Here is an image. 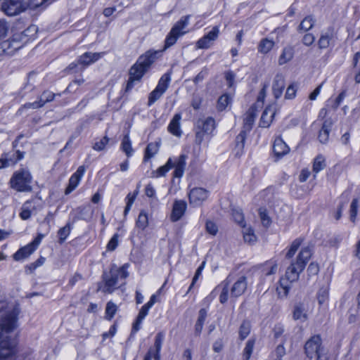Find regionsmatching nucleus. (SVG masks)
Returning a JSON list of instances; mask_svg holds the SVG:
<instances>
[{"label": "nucleus", "instance_id": "obj_55", "mask_svg": "<svg viewBox=\"0 0 360 360\" xmlns=\"http://www.w3.org/2000/svg\"><path fill=\"white\" fill-rule=\"evenodd\" d=\"M219 33V27L217 26H214L212 27L211 31H210L205 36L210 40H211V41L213 42L214 41H215L217 39Z\"/></svg>", "mask_w": 360, "mask_h": 360}, {"label": "nucleus", "instance_id": "obj_47", "mask_svg": "<svg viewBox=\"0 0 360 360\" xmlns=\"http://www.w3.org/2000/svg\"><path fill=\"white\" fill-rule=\"evenodd\" d=\"M328 290L326 288H321L317 293V300L319 304H323L328 299Z\"/></svg>", "mask_w": 360, "mask_h": 360}, {"label": "nucleus", "instance_id": "obj_59", "mask_svg": "<svg viewBox=\"0 0 360 360\" xmlns=\"http://www.w3.org/2000/svg\"><path fill=\"white\" fill-rule=\"evenodd\" d=\"M345 96H346L345 91H342L338 96V97L335 98V100L334 101V103L333 104L332 108L333 109H337L338 108V106L340 105V103L342 102V101L344 100Z\"/></svg>", "mask_w": 360, "mask_h": 360}, {"label": "nucleus", "instance_id": "obj_34", "mask_svg": "<svg viewBox=\"0 0 360 360\" xmlns=\"http://www.w3.org/2000/svg\"><path fill=\"white\" fill-rule=\"evenodd\" d=\"M326 167L325 158L322 155H318L314 161L313 172L316 174L323 170Z\"/></svg>", "mask_w": 360, "mask_h": 360}, {"label": "nucleus", "instance_id": "obj_20", "mask_svg": "<svg viewBox=\"0 0 360 360\" xmlns=\"http://www.w3.org/2000/svg\"><path fill=\"white\" fill-rule=\"evenodd\" d=\"M181 115L180 113H176L174 115L168 126V131L176 136H181L182 131L180 128V120Z\"/></svg>", "mask_w": 360, "mask_h": 360}, {"label": "nucleus", "instance_id": "obj_58", "mask_svg": "<svg viewBox=\"0 0 360 360\" xmlns=\"http://www.w3.org/2000/svg\"><path fill=\"white\" fill-rule=\"evenodd\" d=\"M296 88L293 84L290 85L286 90L285 98L287 99H292L295 96Z\"/></svg>", "mask_w": 360, "mask_h": 360}, {"label": "nucleus", "instance_id": "obj_3", "mask_svg": "<svg viewBox=\"0 0 360 360\" xmlns=\"http://www.w3.org/2000/svg\"><path fill=\"white\" fill-rule=\"evenodd\" d=\"M162 51L149 50L139 57L136 63L129 70L127 91L133 88L134 82L141 80L150 65L161 56Z\"/></svg>", "mask_w": 360, "mask_h": 360}, {"label": "nucleus", "instance_id": "obj_35", "mask_svg": "<svg viewBox=\"0 0 360 360\" xmlns=\"http://www.w3.org/2000/svg\"><path fill=\"white\" fill-rule=\"evenodd\" d=\"M248 131V130H245V129L243 128V130L236 136V148L240 152H242V150L244 148L245 141L246 139Z\"/></svg>", "mask_w": 360, "mask_h": 360}, {"label": "nucleus", "instance_id": "obj_37", "mask_svg": "<svg viewBox=\"0 0 360 360\" xmlns=\"http://www.w3.org/2000/svg\"><path fill=\"white\" fill-rule=\"evenodd\" d=\"M243 238L246 243H252L256 241V236L254 233V231L250 228H243Z\"/></svg>", "mask_w": 360, "mask_h": 360}, {"label": "nucleus", "instance_id": "obj_28", "mask_svg": "<svg viewBox=\"0 0 360 360\" xmlns=\"http://www.w3.org/2000/svg\"><path fill=\"white\" fill-rule=\"evenodd\" d=\"M314 22L315 20L311 15L307 16L301 21L298 30L300 32H307L313 27Z\"/></svg>", "mask_w": 360, "mask_h": 360}, {"label": "nucleus", "instance_id": "obj_48", "mask_svg": "<svg viewBox=\"0 0 360 360\" xmlns=\"http://www.w3.org/2000/svg\"><path fill=\"white\" fill-rule=\"evenodd\" d=\"M213 44L206 36L200 38L196 43V46L198 49H208Z\"/></svg>", "mask_w": 360, "mask_h": 360}, {"label": "nucleus", "instance_id": "obj_61", "mask_svg": "<svg viewBox=\"0 0 360 360\" xmlns=\"http://www.w3.org/2000/svg\"><path fill=\"white\" fill-rule=\"evenodd\" d=\"M319 271V267L317 264L315 263H311L308 268H307V272L309 276H314L316 275Z\"/></svg>", "mask_w": 360, "mask_h": 360}, {"label": "nucleus", "instance_id": "obj_9", "mask_svg": "<svg viewBox=\"0 0 360 360\" xmlns=\"http://www.w3.org/2000/svg\"><path fill=\"white\" fill-rule=\"evenodd\" d=\"M32 175L26 169H20L15 172L10 179L9 184L11 188L19 192H30L32 191L30 185Z\"/></svg>", "mask_w": 360, "mask_h": 360}, {"label": "nucleus", "instance_id": "obj_8", "mask_svg": "<svg viewBox=\"0 0 360 360\" xmlns=\"http://www.w3.org/2000/svg\"><path fill=\"white\" fill-rule=\"evenodd\" d=\"M304 352L309 359L315 358L316 360H328V352L322 346L320 335H316L311 337L304 345Z\"/></svg>", "mask_w": 360, "mask_h": 360}, {"label": "nucleus", "instance_id": "obj_10", "mask_svg": "<svg viewBox=\"0 0 360 360\" xmlns=\"http://www.w3.org/2000/svg\"><path fill=\"white\" fill-rule=\"evenodd\" d=\"M216 127L215 120L212 117L198 119L195 124V142L200 145L204 139L205 134H211Z\"/></svg>", "mask_w": 360, "mask_h": 360}, {"label": "nucleus", "instance_id": "obj_1", "mask_svg": "<svg viewBox=\"0 0 360 360\" xmlns=\"http://www.w3.org/2000/svg\"><path fill=\"white\" fill-rule=\"evenodd\" d=\"M18 305H8L0 298V360H15L17 342L12 333L17 327Z\"/></svg>", "mask_w": 360, "mask_h": 360}, {"label": "nucleus", "instance_id": "obj_56", "mask_svg": "<svg viewBox=\"0 0 360 360\" xmlns=\"http://www.w3.org/2000/svg\"><path fill=\"white\" fill-rule=\"evenodd\" d=\"M330 44V38L328 35H322L319 41L318 44L320 49H326Z\"/></svg>", "mask_w": 360, "mask_h": 360}, {"label": "nucleus", "instance_id": "obj_41", "mask_svg": "<svg viewBox=\"0 0 360 360\" xmlns=\"http://www.w3.org/2000/svg\"><path fill=\"white\" fill-rule=\"evenodd\" d=\"M250 332V324L248 321H243L240 326L239 336L241 340H244L248 337Z\"/></svg>", "mask_w": 360, "mask_h": 360}, {"label": "nucleus", "instance_id": "obj_18", "mask_svg": "<svg viewBox=\"0 0 360 360\" xmlns=\"http://www.w3.org/2000/svg\"><path fill=\"white\" fill-rule=\"evenodd\" d=\"M103 55H104L103 52H101V53L86 52L79 58L78 63L83 65H89L97 61Z\"/></svg>", "mask_w": 360, "mask_h": 360}, {"label": "nucleus", "instance_id": "obj_49", "mask_svg": "<svg viewBox=\"0 0 360 360\" xmlns=\"http://www.w3.org/2000/svg\"><path fill=\"white\" fill-rule=\"evenodd\" d=\"M109 139L107 136H104L99 141H97L93 146V148L97 151H101L104 150L105 146L108 144Z\"/></svg>", "mask_w": 360, "mask_h": 360}, {"label": "nucleus", "instance_id": "obj_19", "mask_svg": "<svg viewBox=\"0 0 360 360\" xmlns=\"http://www.w3.org/2000/svg\"><path fill=\"white\" fill-rule=\"evenodd\" d=\"M35 247L34 243H30L23 248L19 249L14 255L13 259L15 261H19L28 257L35 251Z\"/></svg>", "mask_w": 360, "mask_h": 360}, {"label": "nucleus", "instance_id": "obj_39", "mask_svg": "<svg viewBox=\"0 0 360 360\" xmlns=\"http://www.w3.org/2000/svg\"><path fill=\"white\" fill-rule=\"evenodd\" d=\"M348 318L349 323H360V307L357 305L356 309H351Z\"/></svg>", "mask_w": 360, "mask_h": 360}, {"label": "nucleus", "instance_id": "obj_2", "mask_svg": "<svg viewBox=\"0 0 360 360\" xmlns=\"http://www.w3.org/2000/svg\"><path fill=\"white\" fill-rule=\"evenodd\" d=\"M311 256V249L309 247L303 248L299 252L295 262H292L285 271V278L280 280V285L277 288V292L281 297H286L288 294L290 285L288 283L298 280L300 273L302 272L307 263Z\"/></svg>", "mask_w": 360, "mask_h": 360}, {"label": "nucleus", "instance_id": "obj_29", "mask_svg": "<svg viewBox=\"0 0 360 360\" xmlns=\"http://www.w3.org/2000/svg\"><path fill=\"white\" fill-rule=\"evenodd\" d=\"M171 80L170 73L167 72L164 74L160 79L156 89L165 93L169 87V84Z\"/></svg>", "mask_w": 360, "mask_h": 360}, {"label": "nucleus", "instance_id": "obj_31", "mask_svg": "<svg viewBox=\"0 0 360 360\" xmlns=\"http://www.w3.org/2000/svg\"><path fill=\"white\" fill-rule=\"evenodd\" d=\"M136 225L141 230H144L148 226V216L145 210L140 212Z\"/></svg>", "mask_w": 360, "mask_h": 360}, {"label": "nucleus", "instance_id": "obj_16", "mask_svg": "<svg viewBox=\"0 0 360 360\" xmlns=\"http://www.w3.org/2000/svg\"><path fill=\"white\" fill-rule=\"evenodd\" d=\"M257 117V108L255 105L251 106L245 115L243 120V129L250 131Z\"/></svg>", "mask_w": 360, "mask_h": 360}, {"label": "nucleus", "instance_id": "obj_14", "mask_svg": "<svg viewBox=\"0 0 360 360\" xmlns=\"http://www.w3.org/2000/svg\"><path fill=\"white\" fill-rule=\"evenodd\" d=\"M273 151L274 155L279 159L289 153L290 148L281 137H277L274 142Z\"/></svg>", "mask_w": 360, "mask_h": 360}, {"label": "nucleus", "instance_id": "obj_5", "mask_svg": "<svg viewBox=\"0 0 360 360\" xmlns=\"http://www.w3.org/2000/svg\"><path fill=\"white\" fill-rule=\"evenodd\" d=\"M49 0H3L1 10L8 16L18 15L27 8L35 9Z\"/></svg>", "mask_w": 360, "mask_h": 360}, {"label": "nucleus", "instance_id": "obj_6", "mask_svg": "<svg viewBox=\"0 0 360 360\" xmlns=\"http://www.w3.org/2000/svg\"><path fill=\"white\" fill-rule=\"evenodd\" d=\"M127 269V264L121 267H117V265L112 264L109 272L103 271L102 277L104 281V286L101 290L104 293H112L117 288L118 280L120 278L125 279L129 276Z\"/></svg>", "mask_w": 360, "mask_h": 360}, {"label": "nucleus", "instance_id": "obj_4", "mask_svg": "<svg viewBox=\"0 0 360 360\" xmlns=\"http://www.w3.org/2000/svg\"><path fill=\"white\" fill-rule=\"evenodd\" d=\"M247 287V278L244 276L239 277L231 288H229V281L227 278L213 290L211 295L215 297L219 294V302L224 304L228 301L229 292L231 298H236L244 294Z\"/></svg>", "mask_w": 360, "mask_h": 360}, {"label": "nucleus", "instance_id": "obj_12", "mask_svg": "<svg viewBox=\"0 0 360 360\" xmlns=\"http://www.w3.org/2000/svg\"><path fill=\"white\" fill-rule=\"evenodd\" d=\"M85 172V167L83 165L79 166L77 171L71 176L69 179V184L65 189V193L68 195L78 186L82 176Z\"/></svg>", "mask_w": 360, "mask_h": 360}, {"label": "nucleus", "instance_id": "obj_62", "mask_svg": "<svg viewBox=\"0 0 360 360\" xmlns=\"http://www.w3.org/2000/svg\"><path fill=\"white\" fill-rule=\"evenodd\" d=\"M259 216L264 226H269L271 224V219L264 211L259 210Z\"/></svg>", "mask_w": 360, "mask_h": 360}, {"label": "nucleus", "instance_id": "obj_42", "mask_svg": "<svg viewBox=\"0 0 360 360\" xmlns=\"http://www.w3.org/2000/svg\"><path fill=\"white\" fill-rule=\"evenodd\" d=\"M164 93L158 89H155L148 96V105H152L155 101L161 98Z\"/></svg>", "mask_w": 360, "mask_h": 360}, {"label": "nucleus", "instance_id": "obj_46", "mask_svg": "<svg viewBox=\"0 0 360 360\" xmlns=\"http://www.w3.org/2000/svg\"><path fill=\"white\" fill-rule=\"evenodd\" d=\"M358 202H359L358 199L354 198V199H353V200L352 201V203L350 205V209H349L350 220L352 222H354L356 220V217L357 210H358Z\"/></svg>", "mask_w": 360, "mask_h": 360}, {"label": "nucleus", "instance_id": "obj_15", "mask_svg": "<svg viewBox=\"0 0 360 360\" xmlns=\"http://www.w3.org/2000/svg\"><path fill=\"white\" fill-rule=\"evenodd\" d=\"M187 156L184 154H181L179 158L173 161L174 171L173 175L176 178H181L184 173L185 167L186 165V160Z\"/></svg>", "mask_w": 360, "mask_h": 360}, {"label": "nucleus", "instance_id": "obj_43", "mask_svg": "<svg viewBox=\"0 0 360 360\" xmlns=\"http://www.w3.org/2000/svg\"><path fill=\"white\" fill-rule=\"evenodd\" d=\"M329 129L326 126V122L323 124L319 134V140L321 143H327L329 137Z\"/></svg>", "mask_w": 360, "mask_h": 360}, {"label": "nucleus", "instance_id": "obj_25", "mask_svg": "<svg viewBox=\"0 0 360 360\" xmlns=\"http://www.w3.org/2000/svg\"><path fill=\"white\" fill-rule=\"evenodd\" d=\"M160 148L159 142H152L147 145L143 156V162H147L149 159L154 157L158 152Z\"/></svg>", "mask_w": 360, "mask_h": 360}, {"label": "nucleus", "instance_id": "obj_51", "mask_svg": "<svg viewBox=\"0 0 360 360\" xmlns=\"http://www.w3.org/2000/svg\"><path fill=\"white\" fill-rule=\"evenodd\" d=\"M233 217L236 222L239 224L243 228L245 227L244 217L243 213L238 210L233 211Z\"/></svg>", "mask_w": 360, "mask_h": 360}, {"label": "nucleus", "instance_id": "obj_26", "mask_svg": "<svg viewBox=\"0 0 360 360\" xmlns=\"http://www.w3.org/2000/svg\"><path fill=\"white\" fill-rule=\"evenodd\" d=\"M174 167L173 160L170 158L166 164L152 172L153 177L164 176Z\"/></svg>", "mask_w": 360, "mask_h": 360}, {"label": "nucleus", "instance_id": "obj_45", "mask_svg": "<svg viewBox=\"0 0 360 360\" xmlns=\"http://www.w3.org/2000/svg\"><path fill=\"white\" fill-rule=\"evenodd\" d=\"M277 269L278 266L276 263L273 264L271 262H269L265 264L263 271L265 276H270L276 274Z\"/></svg>", "mask_w": 360, "mask_h": 360}, {"label": "nucleus", "instance_id": "obj_24", "mask_svg": "<svg viewBox=\"0 0 360 360\" xmlns=\"http://www.w3.org/2000/svg\"><path fill=\"white\" fill-rule=\"evenodd\" d=\"M293 319L301 322H304L307 319V314L303 304H297L293 310Z\"/></svg>", "mask_w": 360, "mask_h": 360}, {"label": "nucleus", "instance_id": "obj_13", "mask_svg": "<svg viewBox=\"0 0 360 360\" xmlns=\"http://www.w3.org/2000/svg\"><path fill=\"white\" fill-rule=\"evenodd\" d=\"M187 204L184 200H176L174 201L170 219L175 222L179 221L184 215L186 210Z\"/></svg>", "mask_w": 360, "mask_h": 360}, {"label": "nucleus", "instance_id": "obj_11", "mask_svg": "<svg viewBox=\"0 0 360 360\" xmlns=\"http://www.w3.org/2000/svg\"><path fill=\"white\" fill-rule=\"evenodd\" d=\"M208 197V191L202 188H194L188 194L189 202L193 207L200 206Z\"/></svg>", "mask_w": 360, "mask_h": 360}, {"label": "nucleus", "instance_id": "obj_23", "mask_svg": "<svg viewBox=\"0 0 360 360\" xmlns=\"http://www.w3.org/2000/svg\"><path fill=\"white\" fill-rule=\"evenodd\" d=\"M41 82V77L35 72H31L27 76V81L25 84V88L29 91H33L35 87Z\"/></svg>", "mask_w": 360, "mask_h": 360}, {"label": "nucleus", "instance_id": "obj_52", "mask_svg": "<svg viewBox=\"0 0 360 360\" xmlns=\"http://www.w3.org/2000/svg\"><path fill=\"white\" fill-rule=\"evenodd\" d=\"M205 262H203L200 264V266L197 269V270L195 271V276L193 278L192 283H191L190 287L188 288L187 293L191 290V288L193 287V285H195V282L198 279L199 276L201 275L202 271L203 270L204 266H205Z\"/></svg>", "mask_w": 360, "mask_h": 360}, {"label": "nucleus", "instance_id": "obj_17", "mask_svg": "<svg viewBox=\"0 0 360 360\" xmlns=\"http://www.w3.org/2000/svg\"><path fill=\"white\" fill-rule=\"evenodd\" d=\"M285 86V84L283 76L281 75H276L273 82L272 90L274 97L276 99L281 96Z\"/></svg>", "mask_w": 360, "mask_h": 360}, {"label": "nucleus", "instance_id": "obj_36", "mask_svg": "<svg viewBox=\"0 0 360 360\" xmlns=\"http://www.w3.org/2000/svg\"><path fill=\"white\" fill-rule=\"evenodd\" d=\"M255 340L250 339L246 342L245 347L243 349V360H249L254 349Z\"/></svg>", "mask_w": 360, "mask_h": 360}, {"label": "nucleus", "instance_id": "obj_63", "mask_svg": "<svg viewBox=\"0 0 360 360\" xmlns=\"http://www.w3.org/2000/svg\"><path fill=\"white\" fill-rule=\"evenodd\" d=\"M314 40L315 37L313 34H306L302 39V42L306 46H310L314 43Z\"/></svg>", "mask_w": 360, "mask_h": 360}, {"label": "nucleus", "instance_id": "obj_54", "mask_svg": "<svg viewBox=\"0 0 360 360\" xmlns=\"http://www.w3.org/2000/svg\"><path fill=\"white\" fill-rule=\"evenodd\" d=\"M30 108H32V109H37L39 108V105L37 104V103L36 101L33 102V103H27L25 104H24L23 105H22L18 110L17 112V114L18 115H22L24 110L25 109H30Z\"/></svg>", "mask_w": 360, "mask_h": 360}, {"label": "nucleus", "instance_id": "obj_60", "mask_svg": "<svg viewBox=\"0 0 360 360\" xmlns=\"http://www.w3.org/2000/svg\"><path fill=\"white\" fill-rule=\"evenodd\" d=\"M8 30V25L4 20H0V39L5 37Z\"/></svg>", "mask_w": 360, "mask_h": 360}, {"label": "nucleus", "instance_id": "obj_21", "mask_svg": "<svg viewBox=\"0 0 360 360\" xmlns=\"http://www.w3.org/2000/svg\"><path fill=\"white\" fill-rule=\"evenodd\" d=\"M3 156L6 165L8 167L15 165L18 161L21 160L24 158V153L20 150H16L12 154L4 153H3Z\"/></svg>", "mask_w": 360, "mask_h": 360}, {"label": "nucleus", "instance_id": "obj_27", "mask_svg": "<svg viewBox=\"0 0 360 360\" xmlns=\"http://www.w3.org/2000/svg\"><path fill=\"white\" fill-rule=\"evenodd\" d=\"M294 56V49L292 46L285 47L281 54L278 63L280 65H283L290 61Z\"/></svg>", "mask_w": 360, "mask_h": 360}, {"label": "nucleus", "instance_id": "obj_32", "mask_svg": "<svg viewBox=\"0 0 360 360\" xmlns=\"http://www.w3.org/2000/svg\"><path fill=\"white\" fill-rule=\"evenodd\" d=\"M274 42L268 39H263L258 46V51L262 53H269L274 47Z\"/></svg>", "mask_w": 360, "mask_h": 360}, {"label": "nucleus", "instance_id": "obj_53", "mask_svg": "<svg viewBox=\"0 0 360 360\" xmlns=\"http://www.w3.org/2000/svg\"><path fill=\"white\" fill-rule=\"evenodd\" d=\"M118 245V234L115 233L111 238L110 241L107 245V250L110 251H113L116 249Z\"/></svg>", "mask_w": 360, "mask_h": 360}, {"label": "nucleus", "instance_id": "obj_38", "mask_svg": "<svg viewBox=\"0 0 360 360\" xmlns=\"http://www.w3.org/2000/svg\"><path fill=\"white\" fill-rule=\"evenodd\" d=\"M302 243V238H299L295 239L291 244L290 248L286 254V256H285L286 258L290 259V258L292 257L293 255L297 252V250H298V248H300V246L301 245Z\"/></svg>", "mask_w": 360, "mask_h": 360}, {"label": "nucleus", "instance_id": "obj_50", "mask_svg": "<svg viewBox=\"0 0 360 360\" xmlns=\"http://www.w3.org/2000/svg\"><path fill=\"white\" fill-rule=\"evenodd\" d=\"M164 340V335L162 333H158L155 336V353L160 354L162 345Z\"/></svg>", "mask_w": 360, "mask_h": 360}, {"label": "nucleus", "instance_id": "obj_44", "mask_svg": "<svg viewBox=\"0 0 360 360\" xmlns=\"http://www.w3.org/2000/svg\"><path fill=\"white\" fill-rule=\"evenodd\" d=\"M70 233V226L69 224L65 225L63 228L60 229L58 231L59 237V243H63Z\"/></svg>", "mask_w": 360, "mask_h": 360}, {"label": "nucleus", "instance_id": "obj_22", "mask_svg": "<svg viewBox=\"0 0 360 360\" xmlns=\"http://www.w3.org/2000/svg\"><path fill=\"white\" fill-rule=\"evenodd\" d=\"M274 115L275 112L274 109L271 106L266 107L259 121V126L261 127H268L270 125Z\"/></svg>", "mask_w": 360, "mask_h": 360}, {"label": "nucleus", "instance_id": "obj_30", "mask_svg": "<svg viewBox=\"0 0 360 360\" xmlns=\"http://www.w3.org/2000/svg\"><path fill=\"white\" fill-rule=\"evenodd\" d=\"M121 148L125 153L126 155L129 158L132 155L134 150L131 147V143L129 134H126L122 141Z\"/></svg>", "mask_w": 360, "mask_h": 360}, {"label": "nucleus", "instance_id": "obj_33", "mask_svg": "<svg viewBox=\"0 0 360 360\" xmlns=\"http://www.w3.org/2000/svg\"><path fill=\"white\" fill-rule=\"evenodd\" d=\"M231 98L228 94L221 95L217 101V109L218 111H223L231 103Z\"/></svg>", "mask_w": 360, "mask_h": 360}, {"label": "nucleus", "instance_id": "obj_7", "mask_svg": "<svg viewBox=\"0 0 360 360\" xmlns=\"http://www.w3.org/2000/svg\"><path fill=\"white\" fill-rule=\"evenodd\" d=\"M189 15L183 16L173 25L165 38V46L162 51L174 46L179 37L188 32L186 29L189 24Z\"/></svg>", "mask_w": 360, "mask_h": 360}, {"label": "nucleus", "instance_id": "obj_40", "mask_svg": "<svg viewBox=\"0 0 360 360\" xmlns=\"http://www.w3.org/2000/svg\"><path fill=\"white\" fill-rule=\"evenodd\" d=\"M117 309V307L115 303L111 301L108 302L105 308L106 318L109 320H111L115 314Z\"/></svg>", "mask_w": 360, "mask_h": 360}, {"label": "nucleus", "instance_id": "obj_64", "mask_svg": "<svg viewBox=\"0 0 360 360\" xmlns=\"http://www.w3.org/2000/svg\"><path fill=\"white\" fill-rule=\"evenodd\" d=\"M22 207L30 211L32 213L33 212L34 210H35V205L33 200H27L25 202L23 203Z\"/></svg>", "mask_w": 360, "mask_h": 360}, {"label": "nucleus", "instance_id": "obj_57", "mask_svg": "<svg viewBox=\"0 0 360 360\" xmlns=\"http://www.w3.org/2000/svg\"><path fill=\"white\" fill-rule=\"evenodd\" d=\"M206 229H207V231L209 233H210V234H212L213 236L216 235V233L218 231V229H217V225L214 222L210 221H207V223H206Z\"/></svg>", "mask_w": 360, "mask_h": 360}]
</instances>
